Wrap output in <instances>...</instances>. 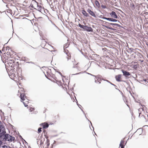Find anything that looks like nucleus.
Segmentation results:
<instances>
[{"mask_svg": "<svg viewBox=\"0 0 148 148\" xmlns=\"http://www.w3.org/2000/svg\"><path fill=\"white\" fill-rule=\"evenodd\" d=\"M103 80H104V81H106V82H108V83H110V82L108 80H105L104 79H103Z\"/></svg>", "mask_w": 148, "mask_h": 148, "instance_id": "2f4dec72", "label": "nucleus"}, {"mask_svg": "<svg viewBox=\"0 0 148 148\" xmlns=\"http://www.w3.org/2000/svg\"><path fill=\"white\" fill-rule=\"evenodd\" d=\"M110 15L113 18H118L117 15L116 14L115 12L114 11L110 13Z\"/></svg>", "mask_w": 148, "mask_h": 148, "instance_id": "0eeeda50", "label": "nucleus"}, {"mask_svg": "<svg viewBox=\"0 0 148 148\" xmlns=\"http://www.w3.org/2000/svg\"><path fill=\"white\" fill-rule=\"evenodd\" d=\"M87 12L92 16L94 17H96V16L94 12L91 11L90 9H88L87 10Z\"/></svg>", "mask_w": 148, "mask_h": 148, "instance_id": "6e6552de", "label": "nucleus"}, {"mask_svg": "<svg viewBox=\"0 0 148 148\" xmlns=\"http://www.w3.org/2000/svg\"><path fill=\"white\" fill-rule=\"evenodd\" d=\"M30 46L31 47H32V48H33V47H32V46Z\"/></svg>", "mask_w": 148, "mask_h": 148, "instance_id": "8fccbe9b", "label": "nucleus"}, {"mask_svg": "<svg viewBox=\"0 0 148 148\" xmlns=\"http://www.w3.org/2000/svg\"><path fill=\"white\" fill-rule=\"evenodd\" d=\"M24 140V141H25V140Z\"/></svg>", "mask_w": 148, "mask_h": 148, "instance_id": "6e6d98bb", "label": "nucleus"}, {"mask_svg": "<svg viewBox=\"0 0 148 148\" xmlns=\"http://www.w3.org/2000/svg\"><path fill=\"white\" fill-rule=\"evenodd\" d=\"M2 141L0 140V146H1V144H2Z\"/></svg>", "mask_w": 148, "mask_h": 148, "instance_id": "72a5a7b5", "label": "nucleus"}, {"mask_svg": "<svg viewBox=\"0 0 148 148\" xmlns=\"http://www.w3.org/2000/svg\"><path fill=\"white\" fill-rule=\"evenodd\" d=\"M7 136L9 137V142H12L14 141L15 139V138L14 137L12 136L9 134H7Z\"/></svg>", "mask_w": 148, "mask_h": 148, "instance_id": "4468645a", "label": "nucleus"}, {"mask_svg": "<svg viewBox=\"0 0 148 148\" xmlns=\"http://www.w3.org/2000/svg\"><path fill=\"white\" fill-rule=\"evenodd\" d=\"M47 75H46L45 74V75L47 78L48 79H49L48 77H49V75L48 74V72H47Z\"/></svg>", "mask_w": 148, "mask_h": 148, "instance_id": "393cba45", "label": "nucleus"}, {"mask_svg": "<svg viewBox=\"0 0 148 148\" xmlns=\"http://www.w3.org/2000/svg\"><path fill=\"white\" fill-rule=\"evenodd\" d=\"M109 21H112V22H118L119 23H120V21H119L117 20H116V19L113 18H109Z\"/></svg>", "mask_w": 148, "mask_h": 148, "instance_id": "2eb2a0df", "label": "nucleus"}, {"mask_svg": "<svg viewBox=\"0 0 148 148\" xmlns=\"http://www.w3.org/2000/svg\"><path fill=\"white\" fill-rule=\"evenodd\" d=\"M122 75L120 74L118 75H117L115 76V78L116 79V80L117 81L120 82H124V81L122 80H121L120 79Z\"/></svg>", "mask_w": 148, "mask_h": 148, "instance_id": "1a4fd4ad", "label": "nucleus"}, {"mask_svg": "<svg viewBox=\"0 0 148 148\" xmlns=\"http://www.w3.org/2000/svg\"><path fill=\"white\" fill-rule=\"evenodd\" d=\"M27 63H31V64H34V63L32 62H27Z\"/></svg>", "mask_w": 148, "mask_h": 148, "instance_id": "c756f323", "label": "nucleus"}, {"mask_svg": "<svg viewBox=\"0 0 148 148\" xmlns=\"http://www.w3.org/2000/svg\"><path fill=\"white\" fill-rule=\"evenodd\" d=\"M101 7H102V8H106L105 6H103V5H102L101 6Z\"/></svg>", "mask_w": 148, "mask_h": 148, "instance_id": "f704fd0d", "label": "nucleus"}, {"mask_svg": "<svg viewBox=\"0 0 148 148\" xmlns=\"http://www.w3.org/2000/svg\"><path fill=\"white\" fill-rule=\"evenodd\" d=\"M8 63H9L10 64H12V65H13V63H14V61L13 60H9Z\"/></svg>", "mask_w": 148, "mask_h": 148, "instance_id": "a211bd4d", "label": "nucleus"}, {"mask_svg": "<svg viewBox=\"0 0 148 148\" xmlns=\"http://www.w3.org/2000/svg\"><path fill=\"white\" fill-rule=\"evenodd\" d=\"M46 144H47V147H48L49 145L50 144H49V140L48 139H47Z\"/></svg>", "mask_w": 148, "mask_h": 148, "instance_id": "6ab92c4d", "label": "nucleus"}, {"mask_svg": "<svg viewBox=\"0 0 148 148\" xmlns=\"http://www.w3.org/2000/svg\"><path fill=\"white\" fill-rule=\"evenodd\" d=\"M6 131L4 127L0 121V138L3 137Z\"/></svg>", "mask_w": 148, "mask_h": 148, "instance_id": "f03ea898", "label": "nucleus"}, {"mask_svg": "<svg viewBox=\"0 0 148 148\" xmlns=\"http://www.w3.org/2000/svg\"><path fill=\"white\" fill-rule=\"evenodd\" d=\"M83 30L87 32H92V29L90 27L87 26L86 25H85Z\"/></svg>", "mask_w": 148, "mask_h": 148, "instance_id": "7ed1b4c3", "label": "nucleus"}, {"mask_svg": "<svg viewBox=\"0 0 148 148\" xmlns=\"http://www.w3.org/2000/svg\"><path fill=\"white\" fill-rule=\"evenodd\" d=\"M3 148H12L11 147L9 146H7L6 145H4L2 146Z\"/></svg>", "mask_w": 148, "mask_h": 148, "instance_id": "aec40b11", "label": "nucleus"}, {"mask_svg": "<svg viewBox=\"0 0 148 148\" xmlns=\"http://www.w3.org/2000/svg\"><path fill=\"white\" fill-rule=\"evenodd\" d=\"M34 110V108H30L29 110L30 111V112H32V111H33Z\"/></svg>", "mask_w": 148, "mask_h": 148, "instance_id": "c85d7f7f", "label": "nucleus"}, {"mask_svg": "<svg viewBox=\"0 0 148 148\" xmlns=\"http://www.w3.org/2000/svg\"><path fill=\"white\" fill-rule=\"evenodd\" d=\"M82 13L86 17H88L89 16V15L84 10H82Z\"/></svg>", "mask_w": 148, "mask_h": 148, "instance_id": "dca6fc26", "label": "nucleus"}, {"mask_svg": "<svg viewBox=\"0 0 148 148\" xmlns=\"http://www.w3.org/2000/svg\"><path fill=\"white\" fill-rule=\"evenodd\" d=\"M25 62L29 60V59L26 57H24L23 59Z\"/></svg>", "mask_w": 148, "mask_h": 148, "instance_id": "4be33fe9", "label": "nucleus"}, {"mask_svg": "<svg viewBox=\"0 0 148 148\" xmlns=\"http://www.w3.org/2000/svg\"><path fill=\"white\" fill-rule=\"evenodd\" d=\"M22 102L23 103V104H24V105L25 106V107H27L28 106L27 103H25L23 101V102Z\"/></svg>", "mask_w": 148, "mask_h": 148, "instance_id": "a878e982", "label": "nucleus"}, {"mask_svg": "<svg viewBox=\"0 0 148 148\" xmlns=\"http://www.w3.org/2000/svg\"><path fill=\"white\" fill-rule=\"evenodd\" d=\"M20 137H21V138H22V137L21 136H20Z\"/></svg>", "mask_w": 148, "mask_h": 148, "instance_id": "09e8293b", "label": "nucleus"}, {"mask_svg": "<svg viewBox=\"0 0 148 148\" xmlns=\"http://www.w3.org/2000/svg\"><path fill=\"white\" fill-rule=\"evenodd\" d=\"M77 105H78V106H79V104H78L77 103ZM79 107L80 108L79 106Z\"/></svg>", "mask_w": 148, "mask_h": 148, "instance_id": "c03bdc74", "label": "nucleus"}, {"mask_svg": "<svg viewBox=\"0 0 148 148\" xmlns=\"http://www.w3.org/2000/svg\"><path fill=\"white\" fill-rule=\"evenodd\" d=\"M42 128L41 127H39L38 129V133L42 131L41 130Z\"/></svg>", "mask_w": 148, "mask_h": 148, "instance_id": "5701e85b", "label": "nucleus"}, {"mask_svg": "<svg viewBox=\"0 0 148 148\" xmlns=\"http://www.w3.org/2000/svg\"><path fill=\"white\" fill-rule=\"evenodd\" d=\"M139 116H140V113H139Z\"/></svg>", "mask_w": 148, "mask_h": 148, "instance_id": "864d4df0", "label": "nucleus"}, {"mask_svg": "<svg viewBox=\"0 0 148 148\" xmlns=\"http://www.w3.org/2000/svg\"><path fill=\"white\" fill-rule=\"evenodd\" d=\"M106 23H105V24L106 25L105 26V27L107 29L112 30H114V29L113 28L111 27H110L109 25H112L113 27H114V26H117L118 27H121V26L119 25L116 24V23H109L107 22H105Z\"/></svg>", "mask_w": 148, "mask_h": 148, "instance_id": "f257e3e1", "label": "nucleus"}, {"mask_svg": "<svg viewBox=\"0 0 148 148\" xmlns=\"http://www.w3.org/2000/svg\"><path fill=\"white\" fill-rule=\"evenodd\" d=\"M95 3L97 7H99L100 6V3L98 1L96 0L95 2Z\"/></svg>", "mask_w": 148, "mask_h": 148, "instance_id": "f3484780", "label": "nucleus"}, {"mask_svg": "<svg viewBox=\"0 0 148 148\" xmlns=\"http://www.w3.org/2000/svg\"><path fill=\"white\" fill-rule=\"evenodd\" d=\"M4 47H3L2 48V51H3V49H4Z\"/></svg>", "mask_w": 148, "mask_h": 148, "instance_id": "79ce46f5", "label": "nucleus"}, {"mask_svg": "<svg viewBox=\"0 0 148 148\" xmlns=\"http://www.w3.org/2000/svg\"><path fill=\"white\" fill-rule=\"evenodd\" d=\"M41 125L44 129H46L49 127V124L47 123H42Z\"/></svg>", "mask_w": 148, "mask_h": 148, "instance_id": "9b49d317", "label": "nucleus"}, {"mask_svg": "<svg viewBox=\"0 0 148 148\" xmlns=\"http://www.w3.org/2000/svg\"><path fill=\"white\" fill-rule=\"evenodd\" d=\"M111 85H113V86H114V87H115V88H116V87H117V86H116V85H114V84H112H112H111Z\"/></svg>", "mask_w": 148, "mask_h": 148, "instance_id": "473e14b6", "label": "nucleus"}, {"mask_svg": "<svg viewBox=\"0 0 148 148\" xmlns=\"http://www.w3.org/2000/svg\"><path fill=\"white\" fill-rule=\"evenodd\" d=\"M20 98L23 101L25 100V98H26L25 95L24 93H21L20 94Z\"/></svg>", "mask_w": 148, "mask_h": 148, "instance_id": "ddd939ff", "label": "nucleus"}, {"mask_svg": "<svg viewBox=\"0 0 148 148\" xmlns=\"http://www.w3.org/2000/svg\"><path fill=\"white\" fill-rule=\"evenodd\" d=\"M79 106H81V105H79Z\"/></svg>", "mask_w": 148, "mask_h": 148, "instance_id": "5fc2aeb1", "label": "nucleus"}, {"mask_svg": "<svg viewBox=\"0 0 148 148\" xmlns=\"http://www.w3.org/2000/svg\"><path fill=\"white\" fill-rule=\"evenodd\" d=\"M37 8L38 9V10L41 12L42 13L44 14L45 12L44 8L42 7L41 6L38 5Z\"/></svg>", "mask_w": 148, "mask_h": 148, "instance_id": "20e7f679", "label": "nucleus"}, {"mask_svg": "<svg viewBox=\"0 0 148 148\" xmlns=\"http://www.w3.org/2000/svg\"><path fill=\"white\" fill-rule=\"evenodd\" d=\"M124 141L123 140H121L119 144V148H124Z\"/></svg>", "mask_w": 148, "mask_h": 148, "instance_id": "f8f14e48", "label": "nucleus"}, {"mask_svg": "<svg viewBox=\"0 0 148 148\" xmlns=\"http://www.w3.org/2000/svg\"><path fill=\"white\" fill-rule=\"evenodd\" d=\"M59 73L61 75H62V74L60 72H59Z\"/></svg>", "mask_w": 148, "mask_h": 148, "instance_id": "ea45409f", "label": "nucleus"}, {"mask_svg": "<svg viewBox=\"0 0 148 148\" xmlns=\"http://www.w3.org/2000/svg\"><path fill=\"white\" fill-rule=\"evenodd\" d=\"M121 71L123 74V75L125 77H127L130 75V73L128 71H124L123 70H122Z\"/></svg>", "mask_w": 148, "mask_h": 148, "instance_id": "423d86ee", "label": "nucleus"}, {"mask_svg": "<svg viewBox=\"0 0 148 148\" xmlns=\"http://www.w3.org/2000/svg\"><path fill=\"white\" fill-rule=\"evenodd\" d=\"M9 48V47L8 46V47H6V50H7V49H8Z\"/></svg>", "mask_w": 148, "mask_h": 148, "instance_id": "e433bc0d", "label": "nucleus"}, {"mask_svg": "<svg viewBox=\"0 0 148 148\" xmlns=\"http://www.w3.org/2000/svg\"><path fill=\"white\" fill-rule=\"evenodd\" d=\"M95 82L96 83L99 82V84H100L101 83V82H100V81H99V82H98L97 81V80L96 79H95Z\"/></svg>", "mask_w": 148, "mask_h": 148, "instance_id": "cd10ccee", "label": "nucleus"}, {"mask_svg": "<svg viewBox=\"0 0 148 148\" xmlns=\"http://www.w3.org/2000/svg\"><path fill=\"white\" fill-rule=\"evenodd\" d=\"M140 61H141V62H143V60H140Z\"/></svg>", "mask_w": 148, "mask_h": 148, "instance_id": "58836bf2", "label": "nucleus"}, {"mask_svg": "<svg viewBox=\"0 0 148 148\" xmlns=\"http://www.w3.org/2000/svg\"><path fill=\"white\" fill-rule=\"evenodd\" d=\"M34 2H35L36 3H37V4H38V3L37 2H36L35 1H34Z\"/></svg>", "mask_w": 148, "mask_h": 148, "instance_id": "a19ab883", "label": "nucleus"}, {"mask_svg": "<svg viewBox=\"0 0 148 148\" xmlns=\"http://www.w3.org/2000/svg\"><path fill=\"white\" fill-rule=\"evenodd\" d=\"M81 110H82V112H83V113H84V114H85V117H86V119H88V121H89V120H88V119L86 118V114H85V113H84V111H83V110L82 109H81Z\"/></svg>", "mask_w": 148, "mask_h": 148, "instance_id": "bb28decb", "label": "nucleus"}, {"mask_svg": "<svg viewBox=\"0 0 148 148\" xmlns=\"http://www.w3.org/2000/svg\"><path fill=\"white\" fill-rule=\"evenodd\" d=\"M90 123H91V125L92 126V123H91V122L90 121Z\"/></svg>", "mask_w": 148, "mask_h": 148, "instance_id": "a18cd8bd", "label": "nucleus"}, {"mask_svg": "<svg viewBox=\"0 0 148 148\" xmlns=\"http://www.w3.org/2000/svg\"><path fill=\"white\" fill-rule=\"evenodd\" d=\"M77 73L76 74H79V73Z\"/></svg>", "mask_w": 148, "mask_h": 148, "instance_id": "603ef678", "label": "nucleus"}, {"mask_svg": "<svg viewBox=\"0 0 148 148\" xmlns=\"http://www.w3.org/2000/svg\"><path fill=\"white\" fill-rule=\"evenodd\" d=\"M102 19H106L107 20L109 21V18H107L106 17H103L101 18Z\"/></svg>", "mask_w": 148, "mask_h": 148, "instance_id": "b1692460", "label": "nucleus"}, {"mask_svg": "<svg viewBox=\"0 0 148 148\" xmlns=\"http://www.w3.org/2000/svg\"><path fill=\"white\" fill-rule=\"evenodd\" d=\"M78 26L80 28H82L84 29L85 25H81L80 24H78Z\"/></svg>", "mask_w": 148, "mask_h": 148, "instance_id": "412c9836", "label": "nucleus"}, {"mask_svg": "<svg viewBox=\"0 0 148 148\" xmlns=\"http://www.w3.org/2000/svg\"><path fill=\"white\" fill-rule=\"evenodd\" d=\"M43 143V142H42V140H41L40 145H41Z\"/></svg>", "mask_w": 148, "mask_h": 148, "instance_id": "c9c22d12", "label": "nucleus"}, {"mask_svg": "<svg viewBox=\"0 0 148 148\" xmlns=\"http://www.w3.org/2000/svg\"><path fill=\"white\" fill-rule=\"evenodd\" d=\"M110 83L111 84H112V83H111L110 82V83Z\"/></svg>", "mask_w": 148, "mask_h": 148, "instance_id": "49530a36", "label": "nucleus"}, {"mask_svg": "<svg viewBox=\"0 0 148 148\" xmlns=\"http://www.w3.org/2000/svg\"><path fill=\"white\" fill-rule=\"evenodd\" d=\"M143 81H144L145 82H146V79H143V80L141 81V82H143Z\"/></svg>", "mask_w": 148, "mask_h": 148, "instance_id": "4c0bfd02", "label": "nucleus"}, {"mask_svg": "<svg viewBox=\"0 0 148 148\" xmlns=\"http://www.w3.org/2000/svg\"><path fill=\"white\" fill-rule=\"evenodd\" d=\"M8 134H5L3 136V139H5V141H9V137H8L7 136V135Z\"/></svg>", "mask_w": 148, "mask_h": 148, "instance_id": "9d476101", "label": "nucleus"}, {"mask_svg": "<svg viewBox=\"0 0 148 148\" xmlns=\"http://www.w3.org/2000/svg\"><path fill=\"white\" fill-rule=\"evenodd\" d=\"M4 47H3L2 48V51H3V49H4Z\"/></svg>", "mask_w": 148, "mask_h": 148, "instance_id": "37998d69", "label": "nucleus"}, {"mask_svg": "<svg viewBox=\"0 0 148 148\" xmlns=\"http://www.w3.org/2000/svg\"><path fill=\"white\" fill-rule=\"evenodd\" d=\"M90 74L92 76L95 77V79L97 80L98 82H99V81H101L102 80H103V79H101V76L100 75H98L97 76H95L91 74Z\"/></svg>", "mask_w": 148, "mask_h": 148, "instance_id": "39448f33", "label": "nucleus"}, {"mask_svg": "<svg viewBox=\"0 0 148 148\" xmlns=\"http://www.w3.org/2000/svg\"><path fill=\"white\" fill-rule=\"evenodd\" d=\"M53 24L55 28L57 29H59V28L54 24Z\"/></svg>", "mask_w": 148, "mask_h": 148, "instance_id": "7c9ffc66", "label": "nucleus"}, {"mask_svg": "<svg viewBox=\"0 0 148 148\" xmlns=\"http://www.w3.org/2000/svg\"><path fill=\"white\" fill-rule=\"evenodd\" d=\"M27 103H29L28 101H27Z\"/></svg>", "mask_w": 148, "mask_h": 148, "instance_id": "de8ad7c7", "label": "nucleus"}, {"mask_svg": "<svg viewBox=\"0 0 148 148\" xmlns=\"http://www.w3.org/2000/svg\"><path fill=\"white\" fill-rule=\"evenodd\" d=\"M0 53H1V51L0 50Z\"/></svg>", "mask_w": 148, "mask_h": 148, "instance_id": "3c124183", "label": "nucleus"}]
</instances>
